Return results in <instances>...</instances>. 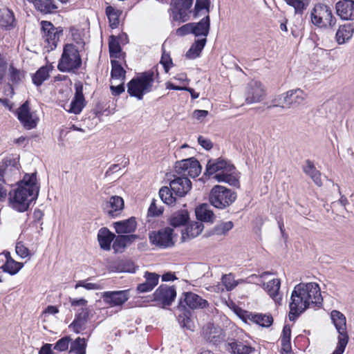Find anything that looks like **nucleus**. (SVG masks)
Returning <instances> with one entry per match:
<instances>
[{
	"label": "nucleus",
	"mask_w": 354,
	"mask_h": 354,
	"mask_svg": "<svg viewBox=\"0 0 354 354\" xmlns=\"http://www.w3.org/2000/svg\"><path fill=\"white\" fill-rule=\"evenodd\" d=\"M323 303L320 288L317 283H299L292 292L289 304V319L295 321L307 308L320 307Z\"/></svg>",
	"instance_id": "f257e3e1"
},
{
	"label": "nucleus",
	"mask_w": 354,
	"mask_h": 354,
	"mask_svg": "<svg viewBox=\"0 0 354 354\" xmlns=\"http://www.w3.org/2000/svg\"><path fill=\"white\" fill-rule=\"evenodd\" d=\"M39 187L37 183V173L26 174L18 183V187L9 193V201L12 207L18 212L28 210L30 203L38 197Z\"/></svg>",
	"instance_id": "f03ea898"
},
{
	"label": "nucleus",
	"mask_w": 354,
	"mask_h": 354,
	"mask_svg": "<svg viewBox=\"0 0 354 354\" xmlns=\"http://www.w3.org/2000/svg\"><path fill=\"white\" fill-rule=\"evenodd\" d=\"M205 174H215L214 178L219 183H225L236 187L240 185L235 167L222 158L209 160Z\"/></svg>",
	"instance_id": "7ed1b4c3"
},
{
	"label": "nucleus",
	"mask_w": 354,
	"mask_h": 354,
	"mask_svg": "<svg viewBox=\"0 0 354 354\" xmlns=\"http://www.w3.org/2000/svg\"><path fill=\"white\" fill-rule=\"evenodd\" d=\"M186 306L191 309H202L208 306V302L201 296L192 292H184L180 297L178 309L182 311V313L178 316V322L182 327L193 330V324L190 319L191 311L186 308Z\"/></svg>",
	"instance_id": "20e7f679"
},
{
	"label": "nucleus",
	"mask_w": 354,
	"mask_h": 354,
	"mask_svg": "<svg viewBox=\"0 0 354 354\" xmlns=\"http://www.w3.org/2000/svg\"><path fill=\"white\" fill-rule=\"evenodd\" d=\"M158 76L157 69L153 68L140 73L128 82V93L138 100H142L145 94L153 91V82Z\"/></svg>",
	"instance_id": "39448f33"
},
{
	"label": "nucleus",
	"mask_w": 354,
	"mask_h": 354,
	"mask_svg": "<svg viewBox=\"0 0 354 354\" xmlns=\"http://www.w3.org/2000/svg\"><path fill=\"white\" fill-rule=\"evenodd\" d=\"M82 58L75 45L66 44L59 60L57 68L63 73L75 72L82 66Z\"/></svg>",
	"instance_id": "423d86ee"
},
{
	"label": "nucleus",
	"mask_w": 354,
	"mask_h": 354,
	"mask_svg": "<svg viewBox=\"0 0 354 354\" xmlns=\"http://www.w3.org/2000/svg\"><path fill=\"white\" fill-rule=\"evenodd\" d=\"M310 19L314 26L323 29L333 28L337 21L330 7L321 3L315 5L310 13Z\"/></svg>",
	"instance_id": "0eeeda50"
},
{
	"label": "nucleus",
	"mask_w": 354,
	"mask_h": 354,
	"mask_svg": "<svg viewBox=\"0 0 354 354\" xmlns=\"http://www.w3.org/2000/svg\"><path fill=\"white\" fill-rule=\"evenodd\" d=\"M236 198V193L222 185H215L210 191L209 200L214 207L223 209L231 205Z\"/></svg>",
	"instance_id": "6e6552de"
},
{
	"label": "nucleus",
	"mask_w": 354,
	"mask_h": 354,
	"mask_svg": "<svg viewBox=\"0 0 354 354\" xmlns=\"http://www.w3.org/2000/svg\"><path fill=\"white\" fill-rule=\"evenodd\" d=\"M330 317L339 333L337 346L332 354H342L348 340L346 317L342 313L335 310L331 312Z\"/></svg>",
	"instance_id": "1a4fd4ad"
},
{
	"label": "nucleus",
	"mask_w": 354,
	"mask_h": 354,
	"mask_svg": "<svg viewBox=\"0 0 354 354\" xmlns=\"http://www.w3.org/2000/svg\"><path fill=\"white\" fill-rule=\"evenodd\" d=\"M174 230L169 227L158 231H152L149 234V239L151 245L160 248H168L174 245L173 239Z\"/></svg>",
	"instance_id": "9d476101"
},
{
	"label": "nucleus",
	"mask_w": 354,
	"mask_h": 354,
	"mask_svg": "<svg viewBox=\"0 0 354 354\" xmlns=\"http://www.w3.org/2000/svg\"><path fill=\"white\" fill-rule=\"evenodd\" d=\"M202 167L200 162L194 158L177 161L175 165V171L182 177L189 176L195 178L199 176Z\"/></svg>",
	"instance_id": "9b49d317"
},
{
	"label": "nucleus",
	"mask_w": 354,
	"mask_h": 354,
	"mask_svg": "<svg viewBox=\"0 0 354 354\" xmlns=\"http://www.w3.org/2000/svg\"><path fill=\"white\" fill-rule=\"evenodd\" d=\"M192 3L193 0H171L169 10L172 20L178 23L188 21V13Z\"/></svg>",
	"instance_id": "f8f14e48"
},
{
	"label": "nucleus",
	"mask_w": 354,
	"mask_h": 354,
	"mask_svg": "<svg viewBox=\"0 0 354 354\" xmlns=\"http://www.w3.org/2000/svg\"><path fill=\"white\" fill-rule=\"evenodd\" d=\"M307 95L300 88L290 90L279 95L278 98L272 100L273 103H281L287 105L288 108L296 107L302 104Z\"/></svg>",
	"instance_id": "ddd939ff"
},
{
	"label": "nucleus",
	"mask_w": 354,
	"mask_h": 354,
	"mask_svg": "<svg viewBox=\"0 0 354 354\" xmlns=\"http://www.w3.org/2000/svg\"><path fill=\"white\" fill-rule=\"evenodd\" d=\"M41 31L43 37L48 43V48L51 50L57 47L60 36L63 35V30L59 27L55 28L53 24L48 21H41Z\"/></svg>",
	"instance_id": "4468645a"
},
{
	"label": "nucleus",
	"mask_w": 354,
	"mask_h": 354,
	"mask_svg": "<svg viewBox=\"0 0 354 354\" xmlns=\"http://www.w3.org/2000/svg\"><path fill=\"white\" fill-rule=\"evenodd\" d=\"M153 296L154 301L160 302L163 306H169L176 297V290L174 286L162 284L156 290Z\"/></svg>",
	"instance_id": "2eb2a0df"
},
{
	"label": "nucleus",
	"mask_w": 354,
	"mask_h": 354,
	"mask_svg": "<svg viewBox=\"0 0 354 354\" xmlns=\"http://www.w3.org/2000/svg\"><path fill=\"white\" fill-rule=\"evenodd\" d=\"M17 118L26 129H32L37 127L38 118L34 117L30 111L29 102L26 100L17 111Z\"/></svg>",
	"instance_id": "dca6fc26"
},
{
	"label": "nucleus",
	"mask_w": 354,
	"mask_h": 354,
	"mask_svg": "<svg viewBox=\"0 0 354 354\" xmlns=\"http://www.w3.org/2000/svg\"><path fill=\"white\" fill-rule=\"evenodd\" d=\"M265 90L262 84L258 81H251L247 86L245 102L248 104L259 102L263 100Z\"/></svg>",
	"instance_id": "f3484780"
},
{
	"label": "nucleus",
	"mask_w": 354,
	"mask_h": 354,
	"mask_svg": "<svg viewBox=\"0 0 354 354\" xmlns=\"http://www.w3.org/2000/svg\"><path fill=\"white\" fill-rule=\"evenodd\" d=\"M75 95L73 98L70 108L67 111L69 113L74 114H79L82 112L84 107L86 106V100L83 94V84L82 82H78L75 84Z\"/></svg>",
	"instance_id": "a211bd4d"
},
{
	"label": "nucleus",
	"mask_w": 354,
	"mask_h": 354,
	"mask_svg": "<svg viewBox=\"0 0 354 354\" xmlns=\"http://www.w3.org/2000/svg\"><path fill=\"white\" fill-rule=\"evenodd\" d=\"M102 298L111 306H122L129 298V290L104 292Z\"/></svg>",
	"instance_id": "6ab92c4d"
},
{
	"label": "nucleus",
	"mask_w": 354,
	"mask_h": 354,
	"mask_svg": "<svg viewBox=\"0 0 354 354\" xmlns=\"http://www.w3.org/2000/svg\"><path fill=\"white\" fill-rule=\"evenodd\" d=\"M172 192L178 196H185L192 189V182L187 177L178 176L170 181Z\"/></svg>",
	"instance_id": "aec40b11"
},
{
	"label": "nucleus",
	"mask_w": 354,
	"mask_h": 354,
	"mask_svg": "<svg viewBox=\"0 0 354 354\" xmlns=\"http://www.w3.org/2000/svg\"><path fill=\"white\" fill-rule=\"evenodd\" d=\"M336 12L342 19L354 20V1L342 0L335 4Z\"/></svg>",
	"instance_id": "412c9836"
},
{
	"label": "nucleus",
	"mask_w": 354,
	"mask_h": 354,
	"mask_svg": "<svg viewBox=\"0 0 354 354\" xmlns=\"http://www.w3.org/2000/svg\"><path fill=\"white\" fill-rule=\"evenodd\" d=\"M124 208V201L122 197L113 196L106 202L104 210L111 218L118 216Z\"/></svg>",
	"instance_id": "4be33fe9"
},
{
	"label": "nucleus",
	"mask_w": 354,
	"mask_h": 354,
	"mask_svg": "<svg viewBox=\"0 0 354 354\" xmlns=\"http://www.w3.org/2000/svg\"><path fill=\"white\" fill-rule=\"evenodd\" d=\"M203 335L207 341L216 344L221 341L222 329L214 324L207 323L203 328Z\"/></svg>",
	"instance_id": "5701e85b"
},
{
	"label": "nucleus",
	"mask_w": 354,
	"mask_h": 354,
	"mask_svg": "<svg viewBox=\"0 0 354 354\" xmlns=\"http://www.w3.org/2000/svg\"><path fill=\"white\" fill-rule=\"evenodd\" d=\"M354 33V23L345 24L339 26L335 34V40L338 44L348 42Z\"/></svg>",
	"instance_id": "b1692460"
},
{
	"label": "nucleus",
	"mask_w": 354,
	"mask_h": 354,
	"mask_svg": "<svg viewBox=\"0 0 354 354\" xmlns=\"http://www.w3.org/2000/svg\"><path fill=\"white\" fill-rule=\"evenodd\" d=\"M113 226L118 234H129L135 232L137 222L136 218L132 216L126 220L115 222Z\"/></svg>",
	"instance_id": "393cba45"
},
{
	"label": "nucleus",
	"mask_w": 354,
	"mask_h": 354,
	"mask_svg": "<svg viewBox=\"0 0 354 354\" xmlns=\"http://www.w3.org/2000/svg\"><path fill=\"white\" fill-rule=\"evenodd\" d=\"M203 227L202 222L191 223L182 231L181 241L185 242L198 236L202 232Z\"/></svg>",
	"instance_id": "a878e982"
},
{
	"label": "nucleus",
	"mask_w": 354,
	"mask_h": 354,
	"mask_svg": "<svg viewBox=\"0 0 354 354\" xmlns=\"http://www.w3.org/2000/svg\"><path fill=\"white\" fill-rule=\"evenodd\" d=\"M89 311L87 308H82V311L75 315L73 322L69 325L76 333H80L85 329L88 319Z\"/></svg>",
	"instance_id": "bb28decb"
},
{
	"label": "nucleus",
	"mask_w": 354,
	"mask_h": 354,
	"mask_svg": "<svg viewBox=\"0 0 354 354\" xmlns=\"http://www.w3.org/2000/svg\"><path fill=\"white\" fill-rule=\"evenodd\" d=\"M210 30V19L207 15L198 23H192V34L195 37L206 38Z\"/></svg>",
	"instance_id": "cd10ccee"
},
{
	"label": "nucleus",
	"mask_w": 354,
	"mask_h": 354,
	"mask_svg": "<svg viewBox=\"0 0 354 354\" xmlns=\"http://www.w3.org/2000/svg\"><path fill=\"white\" fill-rule=\"evenodd\" d=\"M145 277L146 281L137 286V290L140 292H147L152 290L158 283L159 275L156 273L146 272Z\"/></svg>",
	"instance_id": "c85d7f7f"
},
{
	"label": "nucleus",
	"mask_w": 354,
	"mask_h": 354,
	"mask_svg": "<svg viewBox=\"0 0 354 354\" xmlns=\"http://www.w3.org/2000/svg\"><path fill=\"white\" fill-rule=\"evenodd\" d=\"M115 235L111 232L106 227H102L97 233V241L100 248L104 250H110L111 243L114 240Z\"/></svg>",
	"instance_id": "c756f323"
},
{
	"label": "nucleus",
	"mask_w": 354,
	"mask_h": 354,
	"mask_svg": "<svg viewBox=\"0 0 354 354\" xmlns=\"http://www.w3.org/2000/svg\"><path fill=\"white\" fill-rule=\"evenodd\" d=\"M281 282L278 279H274L270 280L268 283H263L262 287L268 293L271 298H272L275 302H279L281 300V297L279 296V290L280 289Z\"/></svg>",
	"instance_id": "7c9ffc66"
},
{
	"label": "nucleus",
	"mask_w": 354,
	"mask_h": 354,
	"mask_svg": "<svg viewBox=\"0 0 354 354\" xmlns=\"http://www.w3.org/2000/svg\"><path fill=\"white\" fill-rule=\"evenodd\" d=\"M15 24L13 12L8 8H0V26L6 30H10Z\"/></svg>",
	"instance_id": "2f4dec72"
},
{
	"label": "nucleus",
	"mask_w": 354,
	"mask_h": 354,
	"mask_svg": "<svg viewBox=\"0 0 354 354\" xmlns=\"http://www.w3.org/2000/svg\"><path fill=\"white\" fill-rule=\"evenodd\" d=\"M189 219V212L186 209H180L175 212L169 218V224L174 227L185 225Z\"/></svg>",
	"instance_id": "473e14b6"
},
{
	"label": "nucleus",
	"mask_w": 354,
	"mask_h": 354,
	"mask_svg": "<svg viewBox=\"0 0 354 354\" xmlns=\"http://www.w3.org/2000/svg\"><path fill=\"white\" fill-rule=\"evenodd\" d=\"M303 171L311 178L317 186L320 187L322 185L321 173L316 169L314 163L311 160H306L305 165L303 167Z\"/></svg>",
	"instance_id": "72a5a7b5"
},
{
	"label": "nucleus",
	"mask_w": 354,
	"mask_h": 354,
	"mask_svg": "<svg viewBox=\"0 0 354 354\" xmlns=\"http://www.w3.org/2000/svg\"><path fill=\"white\" fill-rule=\"evenodd\" d=\"M8 258L6 263L1 266V268L6 272L9 273L11 275L17 274L24 266L23 263L15 261L10 257V252H7Z\"/></svg>",
	"instance_id": "f704fd0d"
},
{
	"label": "nucleus",
	"mask_w": 354,
	"mask_h": 354,
	"mask_svg": "<svg viewBox=\"0 0 354 354\" xmlns=\"http://www.w3.org/2000/svg\"><path fill=\"white\" fill-rule=\"evenodd\" d=\"M207 42L206 38L197 39L186 53L188 59H196L199 57Z\"/></svg>",
	"instance_id": "c9c22d12"
},
{
	"label": "nucleus",
	"mask_w": 354,
	"mask_h": 354,
	"mask_svg": "<svg viewBox=\"0 0 354 354\" xmlns=\"http://www.w3.org/2000/svg\"><path fill=\"white\" fill-rule=\"evenodd\" d=\"M1 163L7 179L19 173V164L15 159L6 158Z\"/></svg>",
	"instance_id": "e433bc0d"
},
{
	"label": "nucleus",
	"mask_w": 354,
	"mask_h": 354,
	"mask_svg": "<svg viewBox=\"0 0 354 354\" xmlns=\"http://www.w3.org/2000/svg\"><path fill=\"white\" fill-rule=\"evenodd\" d=\"M249 319L262 327H269L273 322V318L271 315L261 313H251L249 315Z\"/></svg>",
	"instance_id": "4c0bfd02"
},
{
	"label": "nucleus",
	"mask_w": 354,
	"mask_h": 354,
	"mask_svg": "<svg viewBox=\"0 0 354 354\" xmlns=\"http://www.w3.org/2000/svg\"><path fill=\"white\" fill-rule=\"evenodd\" d=\"M106 15L111 28H117L120 23L119 17L121 15V11L116 10L111 6H109L106 8Z\"/></svg>",
	"instance_id": "58836bf2"
},
{
	"label": "nucleus",
	"mask_w": 354,
	"mask_h": 354,
	"mask_svg": "<svg viewBox=\"0 0 354 354\" xmlns=\"http://www.w3.org/2000/svg\"><path fill=\"white\" fill-rule=\"evenodd\" d=\"M49 77V68L47 66L39 68L32 75V80L34 84L41 86L43 82Z\"/></svg>",
	"instance_id": "ea45409f"
},
{
	"label": "nucleus",
	"mask_w": 354,
	"mask_h": 354,
	"mask_svg": "<svg viewBox=\"0 0 354 354\" xmlns=\"http://www.w3.org/2000/svg\"><path fill=\"white\" fill-rule=\"evenodd\" d=\"M111 77L113 79L124 80L126 77V71L120 62L115 59H111Z\"/></svg>",
	"instance_id": "a19ab883"
},
{
	"label": "nucleus",
	"mask_w": 354,
	"mask_h": 354,
	"mask_svg": "<svg viewBox=\"0 0 354 354\" xmlns=\"http://www.w3.org/2000/svg\"><path fill=\"white\" fill-rule=\"evenodd\" d=\"M109 55L111 58H118L122 50L120 43L116 37L111 35L109 39Z\"/></svg>",
	"instance_id": "79ce46f5"
},
{
	"label": "nucleus",
	"mask_w": 354,
	"mask_h": 354,
	"mask_svg": "<svg viewBox=\"0 0 354 354\" xmlns=\"http://www.w3.org/2000/svg\"><path fill=\"white\" fill-rule=\"evenodd\" d=\"M86 344L84 338L77 337L71 342L69 353L75 354H85Z\"/></svg>",
	"instance_id": "37998d69"
},
{
	"label": "nucleus",
	"mask_w": 354,
	"mask_h": 354,
	"mask_svg": "<svg viewBox=\"0 0 354 354\" xmlns=\"http://www.w3.org/2000/svg\"><path fill=\"white\" fill-rule=\"evenodd\" d=\"M171 187H162L159 190V196L162 201L169 205H171L176 203V198L173 196Z\"/></svg>",
	"instance_id": "c03bdc74"
},
{
	"label": "nucleus",
	"mask_w": 354,
	"mask_h": 354,
	"mask_svg": "<svg viewBox=\"0 0 354 354\" xmlns=\"http://www.w3.org/2000/svg\"><path fill=\"white\" fill-rule=\"evenodd\" d=\"M196 215L197 218L202 221H211L213 218L214 214L211 210L207 209V205H202L199 208L196 210Z\"/></svg>",
	"instance_id": "a18cd8bd"
},
{
	"label": "nucleus",
	"mask_w": 354,
	"mask_h": 354,
	"mask_svg": "<svg viewBox=\"0 0 354 354\" xmlns=\"http://www.w3.org/2000/svg\"><path fill=\"white\" fill-rule=\"evenodd\" d=\"M233 227L234 224L232 221L222 222L212 228V233L218 236L225 235Z\"/></svg>",
	"instance_id": "49530a36"
},
{
	"label": "nucleus",
	"mask_w": 354,
	"mask_h": 354,
	"mask_svg": "<svg viewBox=\"0 0 354 354\" xmlns=\"http://www.w3.org/2000/svg\"><path fill=\"white\" fill-rule=\"evenodd\" d=\"M230 348L234 354H250L254 348L243 344L241 342H233L230 344Z\"/></svg>",
	"instance_id": "de8ad7c7"
},
{
	"label": "nucleus",
	"mask_w": 354,
	"mask_h": 354,
	"mask_svg": "<svg viewBox=\"0 0 354 354\" xmlns=\"http://www.w3.org/2000/svg\"><path fill=\"white\" fill-rule=\"evenodd\" d=\"M290 337H291V329L289 326L285 325L283 328L282 335L281 336V350L282 351L290 350V347H291Z\"/></svg>",
	"instance_id": "09e8293b"
},
{
	"label": "nucleus",
	"mask_w": 354,
	"mask_h": 354,
	"mask_svg": "<svg viewBox=\"0 0 354 354\" xmlns=\"http://www.w3.org/2000/svg\"><path fill=\"white\" fill-rule=\"evenodd\" d=\"M24 77L23 73L12 64L9 67L8 79L12 84H18Z\"/></svg>",
	"instance_id": "8fccbe9b"
},
{
	"label": "nucleus",
	"mask_w": 354,
	"mask_h": 354,
	"mask_svg": "<svg viewBox=\"0 0 354 354\" xmlns=\"http://www.w3.org/2000/svg\"><path fill=\"white\" fill-rule=\"evenodd\" d=\"M286 3L295 9V14L302 15L306 6L302 0H284Z\"/></svg>",
	"instance_id": "3c124183"
},
{
	"label": "nucleus",
	"mask_w": 354,
	"mask_h": 354,
	"mask_svg": "<svg viewBox=\"0 0 354 354\" xmlns=\"http://www.w3.org/2000/svg\"><path fill=\"white\" fill-rule=\"evenodd\" d=\"M127 245L123 234L115 236L113 243V248L115 252H122Z\"/></svg>",
	"instance_id": "603ef678"
},
{
	"label": "nucleus",
	"mask_w": 354,
	"mask_h": 354,
	"mask_svg": "<svg viewBox=\"0 0 354 354\" xmlns=\"http://www.w3.org/2000/svg\"><path fill=\"white\" fill-rule=\"evenodd\" d=\"M209 5L210 0H196L194 12V17H196L198 12L203 9H205L206 12L208 14L209 12Z\"/></svg>",
	"instance_id": "864d4df0"
},
{
	"label": "nucleus",
	"mask_w": 354,
	"mask_h": 354,
	"mask_svg": "<svg viewBox=\"0 0 354 354\" xmlns=\"http://www.w3.org/2000/svg\"><path fill=\"white\" fill-rule=\"evenodd\" d=\"M71 340L68 336L62 337L55 344L53 348L59 352L65 351L68 350Z\"/></svg>",
	"instance_id": "5fc2aeb1"
},
{
	"label": "nucleus",
	"mask_w": 354,
	"mask_h": 354,
	"mask_svg": "<svg viewBox=\"0 0 354 354\" xmlns=\"http://www.w3.org/2000/svg\"><path fill=\"white\" fill-rule=\"evenodd\" d=\"M222 283L227 290H232L236 286L234 277L231 274H224L222 277Z\"/></svg>",
	"instance_id": "6e6d98bb"
},
{
	"label": "nucleus",
	"mask_w": 354,
	"mask_h": 354,
	"mask_svg": "<svg viewBox=\"0 0 354 354\" xmlns=\"http://www.w3.org/2000/svg\"><path fill=\"white\" fill-rule=\"evenodd\" d=\"M271 274L272 273L270 272H263L260 275L251 274L247 278V281L248 283H255V284L260 285L261 286H262V284L263 283L262 281V278L266 275Z\"/></svg>",
	"instance_id": "4d7b16f0"
},
{
	"label": "nucleus",
	"mask_w": 354,
	"mask_h": 354,
	"mask_svg": "<svg viewBox=\"0 0 354 354\" xmlns=\"http://www.w3.org/2000/svg\"><path fill=\"white\" fill-rule=\"evenodd\" d=\"M156 200L153 199L148 209V215L151 216H158L162 214L163 209L160 207H158L156 203Z\"/></svg>",
	"instance_id": "13d9d810"
},
{
	"label": "nucleus",
	"mask_w": 354,
	"mask_h": 354,
	"mask_svg": "<svg viewBox=\"0 0 354 354\" xmlns=\"http://www.w3.org/2000/svg\"><path fill=\"white\" fill-rule=\"evenodd\" d=\"M160 64H162L165 71L167 73L172 65V60L170 57L169 54L167 53L165 50H163L161 59H160Z\"/></svg>",
	"instance_id": "bf43d9fd"
},
{
	"label": "nucleus",
	"mask_w": 354,
	"mask_h": 354,
	"mask_svg": "<svg viewBox=\"0 0 354 354\" xmlns=\"http://www.w3.org/2000/svg\"><path fill=\"white\" fill-rule=\"evenodd\" d=\"M79 287H83L87 290H100L101 289L100 285L93 283H86V281H79L75 286V288L77 289Z\"/></svg>",
	"instance_id": "052dcab7"
},
{
	"label": "nucleus",
	"mask_w": 354,
	"mask_h": 354,
	"mask_svg": "<svg viewBox=\"0 0 354 354\" xmlns=\"http://www.w3.org/2000/svg\"><path fill=\"white\" fill-rule=\"evenodd\" d=\"M176 33L178 36H185L190 33L192 34V23L186 24L178 28Z\"/></svg>",
	"instance_id": "680f3d73"
},
{
	"label": "nucleus",
	"mask_w": 354,
	"mask_h": 354,
	"mask_svg": "<svg viewBox=\"0 0 354 354\" xmlns=\"http://www.w3.org/2000/svg\"><path fill=\"white\" fill-rule=\"evenodd\" d=\"M16 253L21 258H26L29 255V250L21 243H17L15 248Z\"/></svg>",
	"instance_id": "e2e57ef3"
},
{
	"label": "nucleus",
	"mask_w": 354,
	"mask_h": 354,
	"mask_svg": "<svg viewBox=\"0 0 354 354\" xmlns=\"http://www.w3.org/2000/svg\"><path fill=\"white\" fill-rule=\"evenodd\" d=\"M198 144L207 150H209L212 148L213 144L209 139L205 138L202 136L198 138Z\"/></svg>",
	"instance_id": "0e129e2a"
},
{
	"label": "nucleus",
	"mask_w": 354,
	"mask_h": 354,
	"mask_svg": "<svg viewBox=\"0 0 354 354\" xmlns=\"http://www.w3.org/2000/svg\"><path fill=\"white\" fill-rule=\"evenodd\" d=\"M110 89L111 91L112 95L114 96H117L122 93L124 91L125 88L124 83L122 82V84L118 86H111Z\"/></svg>",
	"instance_id": "69168bd1"
},
{
	"label": "nucleus",
	"mask_w": 354,
	"mask_h": 354,
	"mask_svg": "<svg viewBox=\"0 0 354 354\" xmlns=\"http://www.w3.org/2000/svg\"><path fill=\"white\" fill-rule=\"evenodd\" d=\"M208 115V111L205 110H195L192 113V117L198 120L205 118Z\"/></svg>",
	"instance_id": "338daca9"
},
{
	"label": "nucleus",
	"mask_w": 354,
	"mask_h": 354,
	"mask_svg": "<svg viewBox=\"0 0 354 354\" xmlns=\"http://www.w3.org/2000/svg\"><path fill=\"white\" fill-rule=\"evenodd\" d=\"M52 344H45L42 346L39 351V354H52L53 352L52 351Z\"/></svg>",
	"instance_id": "774afa93"
}]
</instances>
